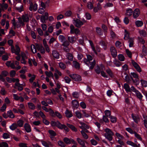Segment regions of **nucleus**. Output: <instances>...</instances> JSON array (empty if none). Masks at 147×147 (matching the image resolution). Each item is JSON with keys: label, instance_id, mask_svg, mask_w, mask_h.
Returning a JSON list of instances; mask_svg holds the SVG:
<instances>
[{"label": "nucleus", "instance_id": "2", "mask_svg": "<svg viewBox=\"0 0 147 147\" xmlns=\"http://www.w3.org/2000/svg\"><path fill=\"white\" fill-rule=\"evenodd\" d=\"M103 133L104 136L107 140L109 141L112 140L114 133L110 129L108 128L104 129Z\"/></svg>", "mask_w": 147, "mask_h": 147}, {"label": "nucleus", "instance_id": "29", "mask_svg": "<svg viewBox=\"0 0 147 147\" xmlns=\"http://www.w3.org/2000/svg\"><path fill=\"white\" fill-rule=\"evenodd\" d=\"M30 48L31 49L32 52L33 53H36V52L37 51L36 48L34 45L33 44L31 45L30 47H28V48L29 49Z\"/></svg>", "mask_w": 147, "mask_h": 147}, {"label": "nucleus", "instance_id": "46", "mask_svg": "<svg viewBox=\"0 0 147 147\" xmlns=\"http://www.w3.org/2000/svg\"><path fill=\"white\" fill-rule=\"evenodd\" d=\"M17 125L16 123H13L9 127L10 129L12 130H15L17 127Z\"/></svg>", "mask_w": 147, "mask_h": 147}, {"label": "nucleus", "instance_id": "22", "mask_svg": "<svg viewBox=\"0 0 147 147\" xmlns=\"http://www.w3.org/2000/svg\"><path fill=\"white\" fill-rule=\"evenodd\" d=\"M77 141L78 143L81 146H82L85 145V141L79 138H77Z\"/></svg>", "mask_w": 147, "mask_h": 147}, {"label": "nucleus", "instance_id": "37", "mask_svg": "<svg viewBox=\"0 0 147 147\" xmlns=\"http://www.w3.org/2000/svg\"><path fill=\"white\" fill-rule=\"evenodd\" d=\"M86 6L87 8L90 9H92L94 7L93 3L91 2H88Z\"/></svg>", "mask_w": 147, "mask_h": 147}, {"label": "nucleus", "instance_id": "33", "mask_svg": "<svg viewBox=\"0 0 147 147\" xmlns=\"http://www.w3.org/2000/svg\"><path fill=\"white\" fill-rule=\"evenodd\" d=\"M67 58L69 61H72L73 60V55L72 54L69 53H67L66 55Z\"/></svg>", "mask_w": 147, "mask_h": 147}, {"label": "nucleus", "instance_id": "58", "mask_svg": "<svg viewBox=\"0 0 147 147\" xmlns=\"http://www.w3.org/2000/svg\"><path fill=\"white\" fill-rule=\"evenodd\" d=\"M76 115V116L78 119H80L82 117V115L80 112L79 111H76L75 113Z\"/></svg>", "mask_w": 147, "mask_h": 147}, {"label": "nucleus", "instance_id": "26", "mask_svg": "<svg viewBox=\"0 0 147 147\" xmlns=\"http://www.w3.org/2000/svg\"><path fill=\"white\" fill-rule=\"evenodd\" d=\"M96 32L99 35L102 36L103 34V31L100 27H96Z\"/></svg>", "mask_w": 147, "mask_h": 147}, {"label": "nucleus", "instance_id": "20", "mask_svg": "<svg viewBox=\"0 0 147 147\" xmlns=\"http://www.w3.org/2000/svg\"><path fill=\"white\" fill-rule=\"evenodd\" d=\"M48 132L50 134V138L52 140H53V137L56 135V133L55 131L52 130H49Z\"/></svg>", "mask_w": 147, "mask_h": 147}, {"label": "nucleus", "instance_id": "23", "mask_svg": "<svg viewBox=\"0 0 147 147\" xmlns=\"http://www.w3.org/2000/svg\"><path fill=\"white\" fill-rule=\"evenodd\" d=\"M132 117L134 121L137 123H138L140 120L139 117L138 116L134 115L133 114H131Z\"/></svg>", "mask_w": 147, "mask_h": 147}, {"label": "nucleus", "instance_id": "53", "mask_svg": "<svg viewBox=\"0 0 147 147\" xmlns=\"http://www.w3.org/2000/svg\"><path fill=\"white\" fill-rule=\"evenodd\" d=\"M118 59L121 61H123L125 60V57L122 54H119L118 55Z\"/></svg>", "mask_w": 147, "mask_h": 147}, {"label": "nucleus", "instance_id": "28", "mask_svg": "<svg viewBox=\"0 0 147 147\" xmlns=\"http://www.w3.org/2000/svg\"><path fill=\"white\" fill-rule=\"evenodd\" d=\"M66 116L68 118H70L73 116L71 111H70L68 110H66L65 112Z\"/></svg>", "mask_w": 147, "mask_h": 147}, {"label": "nucleus", "instance_id": "3", "mask_svg": "<svg viewBox=\"0 0 147 147\" xmlns=\"http://www.w3.org/2000/svg\"><path fill=\"white\" fill-rule=\"evenodd\" d=\"M130 76L134 84L136 86L138 85L140 83L138 75L135 72H131Z\"/></svg>", "mask_w": 147, "mask_h": 147}, {"label": "nucleus", "instance_id": "30", "mask_svg": "<svg viewBox=\"0 0 147 147\" xmlns=\"http://www.w3.org/2000/svg\"><path fill=\"white\" fill-rule=\"evenodd\" d=\"M123 88L127 92H130V88L129 85L127 83H125L123 85Z\"/></svg>", "mask_w": 147, "mask_h": 147}, {"label": "nucleus", "instance_id": "52", "mask_svg": "<svg viewBox=\"0 0 147 147\" xmlns=\"http://www.w3.org/2000/svg\"><path fill=\"white\" fill-rule=\"evenodd\" d=\"M59 39L60 42H63L65 40V38L63 35H60L59 36Z\"/></svg>", "mask_w": 147, "mask_h": 147}, {"label": "nucleus", "instance_id": "14", "mask_svg": "<svg viewBox=\"0 0 147 147\" xmlns=\"http://www.w3.org/2000/svg\"><path fill=\"white\" fill-rule=\"evenodd\" d=\"M38 5L36 4H35L33 5V4L32 2L30 3V7L29 8V10L30 11L34 10L36 11L38 9Z\"/></svg>", "mask_w": 147, "mask_h": 147}, {"label": "nucleus", "instance_id": "5", "mask_svg": "<svg viewBox=\"0 0 147 147\" xmlns=\"http://www.w3.org/2000/svg\"><path fill=\"white\" fill-rule=\"evenodd\" d=\"M63 141L67 144H70L71 143L74 144H77V142L72 138H69L65 137L63 139Z\"/></svg>", "mask_w": 147, "mask_h": 147}, {"label": "nucleus", "instance_id": "54", "mask_svg": "<svg viewBox=\"0 0 147 147\" xmlns=\"http://www.w3.org/2000/svg\"><path fill=\"white\" fill-rule=\"evenodd\" d=\"M141 84L142 86L146 87H147V82L143 80H141Z\"/></svg>", "mask_w": 147, "mask_h": 147}, {"label": "nucleus", "instance_id": "17", "mask_svg": "<svg viewBox=\"0 0 147 147\" xmlns=\"http://www.w3.org/2000/svg\"><path fill=\"white\" fill-rule=\"evenodd\" d=\"M142 52L140 54V56L141 57L143 58L144 56H146L147 55V49L144 46H143L142 47Z\"/></svg>", "mask_w": 147, "mask_h": 147}, {"label": "nucleus", "instance_id": "27", "mask_svg": "<svg viewBox=\"0 0 147 147\" xmlns=\"http://www.w3.org/2000/svg\"><path fill=\"white\" fill-rule=\"evenodd\" d=\"M0 6L1 8V9H2V11H4L5 10H6L7 9L8 5L7 3H2L0 4Z\"/></svg>", "mask_w": 147, "mask_h": 147}, {"label": "nucleus", "instance_id": "60", "mask_svg": "<svg viewBox=\"0 0 147 147\" xmlns=\"http://www.w3.org/2000/svg\"><path fill=\"white\" fill-rule=\"evenodd\" d=\"M58 145L61 147H65L66 146L65 144L62 141L59 140L58 142Z\"/></svg>", "mask_w": 147, "mask_h": 147}, {"label": "nucleus", "instance_id": "64", "mask_svg": "<svg viewBox=\"0 0 147 147\" xmlns=\"http://www.w3.org/2000/svg\"><path fill=\"white\" fill-rule=\"evenodd\" d=\"M134 134L135 137L136 138L138 139L141 141L142 140V139L139 134H138L135 131H134Z\"/></svg>", "mask_w": 147, "mask_h": 147}, {"label": "nucleus", "instance_id": "39", "mask_svg": "<svg viewBox=\"0 0 147 147\" xmlns=\"http://www.w3.org/2000/svg\"><path fill=\"white\" fill-rule=\"evenodd\" d=\"M127 144L129 145H130L133 147H138L137 144L130 141H127L126 142Z\"/></svg>", "mask_w": 147, "mask_h": 147}, {"label": "nucleus", "instance_id": "15", "mask_svg": "<svg viewBox=\"0 0 147 147\" xmlns=\"http://www.w3.org/2000/svg\"><path fill=\"white\" fill-rule=\"evenodd\" d=\"M24 128L27 133L31 131V129L30 125L28 123H25L24 126Z\"/></svg>", "mask_w": 147, "mask_h": 147}, {"label": "nucleus", "instance_id": "62", "mask_svg": "<svg viewBox=\"0 0 147 147\" xmlns=\"http://www.w3.org/2000/svg\"><path fill=\"white\" fill-rule=\"evenodd\" d=\"M5 53V49L3 47H0V56H1L2 55Z\"/></svg>", "mask_w": 147, "mask_h": 147}, {"label": "nucleus", "instance_id": "59", "mask_svg": "<svg viewBox=\"0 0 147 147\" xmlns=\"http://www.w3.org/2000/svg\"><path fill=\"white\" fill-rule=\"evenodd\" d=\"M105 116L107 117H110L111 115V112L109 110H106L105 111Z\"/></svg>", "mask_w": 147, "mask_h": 147}, {"label": "nucleus", "instance_id": "19", "mask_svg": "<svg viewBox=\"0 0 147 147\" xmlns=\"http://www.w3.org/2000/svg\"><path fill=\"white\" fill-rule=\"evenodd\" d=\"M71 104L72 105L73 107L74 108H77L79 106L78 102L76 100H73L71 102Z\"/></svg>", "mask_w": 147, "mask_h": 147}, {"label": "nucleus", "instance_id": "43", "mask_svg": "<svg viewBox=\"0 0 147 147\" xmlns=\"http://www.w3.org/2000/svg\"><path fill=\"white\" fill-rule=\"evenodd\" d=\"M128 42H129V47H133L134 44V38H129Z\"/></svg>", "mask_w": 147, "mask_h": 147}, {"label": "nucleus", "instance_id": "13", "mask_svg": "<svg viewBox=\"0 0 147 147\" xmlns=\"http://www.w3.org/2000/svg\"><path fill=\"white\" fill-rule=\"evenodd\" d=\"M140 14V12L139 9L138 8L136 9L133 12V16L134 18H137Z\"/></svg>", "mask_w": 147, "mask_h": 147}, {"label": "nucleus", "instance_id": "12", "mask_svg": "<svg viewBox=\"0 0 147 147\" xmlns=\"http://www.w3.org/2000/svg\"><path fill=\"white\" fill-rule=\"evenodd\" d=\"M41 142L42 144L45 147H53V144L50 142H45L43 140H42Z\"/></svg>", "mask_w": 147, "mask_h": 147}, {"label": "nucleus", "instance_id": "49", "mask_svg": "<svg viewBox=\"0 0 147 147\" xmlns=\"http://www.w3.org/2000/svg\"><path fill=\"white\" fill-rule=\"evenodd\" d=\"M143 22L142 21L137 20L136 22V25L138 27H140L143 25Z\"/></svg>", "mask_w": 147, "mask_h": 147}, {"label": "nucleus", "instance_id": "36", "mask_svg": "<svg viewBox=\"0 0 147 147\" xmlns=\"http://www.w3.org/2000/svg\"><path fill=\"white\" fill-rule=\"evenodd\" d=\"M124 32V39L125 40H127L129 38V32L126 30H125Z\"/></svg>", "mask_w": 147, "mask_h": 147}, {"label": "nucleus", "instance_id": "44", "mask_svg": "<svg viewBox=\"0 0 147 147\" xmlns=\"http://www.w3.org/2000/svg\"><path fill=\"white\" fill-rule=\"evenodd\" d=\"M19 63L17 61H14V64L16 66V68H15L17 70H19L21 68V66L19 65Z\"/></svg>", "mask_w": 147, "mask_h": 147}, {"label": "nucleus", "instance_id": "42", "mask_svg": "<svg viewBox=\"0 0 147 147\" xmlns=\"http://www.w3.org/2000/svg\"><path fill=\"white\" fill-rule=\"evenodd\" d=\"M139 33L140 36L145 37L146 36V32L143 30H139Z\"/></svg>", "mask_w": 147, "mask_h": 147}, {"label": "nucleus", "instance_id": "57", "mask_svg": "<svg viewBox=\"0 0 147 147\" xmlns=\"http://www.w3.org/2000/svg\"><path fill=\"white\" fill-rule=\"evenodd\" d=\"M102 29L104 31L105 33H106L107 32L108 28L107 26L104 24H102L101 26Z\"/></svg>", "mask_w": 147, "mask_h": 147}, {"label": "nucleus", "instance_id": "56", "mask_svg": "<svg viewBox=\"0 0 147 147\" xmlns=\"http://www.w3.org/2000/svg\"><path fill=\"white\" fill-rule=\"evenodd\" d=\"M126 53L129 57L131 58L132 53L128 49L125 50Z\"/></svg>", "mask_w": 147, "mask_h": 147}, {"label": "nucleus", "instance_id": "40", "mask_svg": "<svg viewBox=\"0 0 147 147\" xmlns=\"http://www.w3.org/2000/svg\"><path fill=\"white\" fill-rule=\"evenodd\" d=\"M28 105L29 109L32 110H34L35 109V106L33 103L29 102L28 103Z\"/></svg>", "mask_w": 147, "mask_h": 147}, {"label": "nucleus", "instance_id": "6", "mask_svg": "<svg viewBox=\"0 0 147 147\" xmlns=\"http://www.w3.org/2000/svg\"><path fill=\"white\" fill-rule=\"evenodd\" d=\"M69 76L71 78L75 81H80L82 80L81 77L79 75L73 74H70Z\"/></svg>", "mask_w": 147, "mask_h": 147}, {"label": "nucleus", "instance_id": "1", "mask_svg": "<svg viewBox=\"0 0 147 147\" xmlns=\"http://www.w3.org/2000/svg\"><path fill=\"white\" fill-rule=\"evenodd\" d=\"M86 56L87 59L84 58L83 60L84 63L89 67L90 69H92L96 64L95 60H94L92 62H90L93 59L92 57L90 55H87Z\"/></svg>", "mask_w": 147, "mask_h": 147}, {"label": "nucleus", "instance_id": "32", "mask_svg": "<svg viewBox=\"0 0 147 147\" xmlns=\"http://www.w3.org/2000/svg\"><path fill=\"white\" fill-rule=\"evenodd\" d=\"M24 123V121L22 119H19L17 122V126L20 127H23Z\"/></svg>", "mask_w": 147, "mask_h": 147}, {"label": "nucleus", "instance_id": "10", "mask_svg": "<svg viewBox=\"0 0 147 147\" xmlns=\"http://www.w3.org/2000/svg\"><path fill=\"white\" fill-rule=\"evenodd\" d=\"M16 49L14 48V46L13 47V49H11V52L13 53H15L17 55H19V53L20 52V49L19 47L17 45H16L15 46Z\"/></svg>", "mask_w": 147, "mask_h": 147}, {"label": "nucleus", "instance_id": "61", "mask_svg": "<svg viewBox=\"0 0 147 147\" xmlns=\"http://www.w3.org/2000/svg\"><path fill=\"white\" fill-rule=\"evenodd\" d=\"M114 63L117 67H119L121 65V63L120 62L116 60H115L114 61Z\"/></svg>", "mask_w": 147, "mask_h": 147}, {"label": "nucleus", "instance_id": "51", "mask_svg": "<svg viewBox=\"0 0 147 147\" xmlns=\"http://www.w3.org/2000/svg\"><path fill=\"white\" fill-rule=\"evenodd\" d=\"M45 73L46 75L49 77H51L53 78L54 76L52 73L51 71H46Z\"/></svg>", "mask_w": 147, "mask_h": 147}, {"label": "nucleus", "instance_id": "25", "mask_svg": "<svg viewBox=\"0 0 147 147\" xmlns=\"http://www.w3.org/2000/svg\"><path fill=\"white\" fill-rule=\"evenodd\" d=\"M135 93L137 97L139 99L140 101H141L142 100V98L143 97L141 93L138 90Z\"/></svg>", "mask_w": 147, "mask_h": 147}, {"label": "nucleus", "instance_id": "8", "mask_svg": "<svg viewBox=\"0 0 147 147\" xmlns=\"http://www.w3.org/2000/svg\"><path fill=\"white\" fill-rule=\"evenodd\" d=\"M74 24L75 26L77 28H80L81 26L83 25L81 21L78 19H74Z\"/></svg>", "mask_w": 147, "mask_h": 147}, {"label": "nucleus", "instance_id": "47", "mask_svg": "<svg viewBox=\"0 0 147 147\" xmlns=\"http://www.w3.org/2000/svg\"><path fill=\"white\" fill-rule=\"evenodd\" d=\"M8 144L6 142H0V147H8Z\"/></svg>", "mask_w": 147, "mask_h": 147}, {"label": "nucleus", "instance_id": "41", "mask_svg": "<svg viewBox=\"0 0 147 147\" xmlns=\"http://www.w3.org/2000/svg\"><path fill=\"white\" fill-rule=\"evenodd\" d=\"M67 125L68 127L70 128V129L73 131L75 132H76L77 131V129L73 125L68 123L67 124Z\"/></svg>", "mask_w": 147, "mask_h": 147}, {"label": "nucleus", "instance_id": "38", "mask_svg": "<svg viewBox=\"0 0 147 147\" xmlns=\"http://www.w3.org/2000/svg\"><path fill=\"white\" fill-rule=\"evenodd\" d=\"M106 72L111 78H113L114 77L113 73L111 70L110 69L108 68L106 70Z\"/></svg>", "mask_w": 147, "mask_h": 147}, {"label": "nucleus", "instance_id": "24", "mask_svg": "<svg viewBox=\"0 0 147 147\" xmlns=\"http://www.w3.org/2000/svg\"><path fill=\"white\" fill-rule=\"evenodd\" d=\"M68 39L70 43H73L75 42L76 39L75 36H68Z\"/></svg>", "mask_w": 147, "mask_h": 147}, {"label": "nucleus", "instance_id": "9", "mask_svg": "<svg viewBox=\"0 0 147 147\" xmlns=\"http://www.w3.org/2000/svg\"><path fill=\"white\" fill-rule=\"evenodd\" d=\"M131 63L133 66L136 69L137 71L139 72H141V69L140 67L137 63L135 62L134 60H132Z\"/></svg>", "mask_w": 147, "mask_h": 147}, {"label": "nucleus", "instance_id": "16", "mask_svg": "<svg viewBox=\"0 0 147 147\" xmlns=\"http://www.w3.org/2000/svg\"><path fill=\"white\" fill-rule=\"evenodd\" d=\"M52 55L53 58L56 59H58L59 58V54L57 51L53 50L52 51Z\"/></svg>", "mask_w": 147, "mask_h": 147}, {"label": "nucleus", "instance_id": "31", "mask_svg": "<svg viewBox=\"0 0 147 147\" xmlns=\"http://www.w3.org/2000/svg\"><path fill=\"white\" fill-rule=\"evenodd\" d=\"M7 115L8 117L11 118H13L15 117L14 115L11 110H9L7 112Z\"/></svg>", "mask_w": 147, "mask_h": 147}, {"label": "nucleus", "instance_id": "48", "mask_svg": "<svg viewBox=\"0 0 147 147\" xmlns=\"http://www.w3.org/2000/svg\"><path fill=\"white\" fill-rule=\"evenodd\" d=\"M107 117L105 115H103V116L102 119H100V122H102V121L103 120L106 123H108L109 122V120L107 118Z\"/></svg>", "mask_w": 147, "mask_h": 147}, {"label": "nucleus", "instance_id": "21", "mask_svg": "<svg viewBox=\"0 0 147 147\" xmlns=\"http://www.w3.org/2000/svg\"><path fill=\"white\" fill-rule=\"evenodd\" d=\"M22 84H21L19 82H16L15 84V88L17 87V89L18 90L21 91L23 89V88L22 86Z\"/></svg>", "mask_w": 147, "mask_h": 147}, {"label": "nucleus", "instance_id": "34", "mask_svg": "<svg viewBox=\"0 0 147 147\" xmlns=\"http://www.w3.org/2000/svg\"><path fill=\"white\" fill-rule=\"evenodd\" d=\"M22 18L24 22H27L29 20V18L28 15L22 16Z\"/></svg>", "mask_w": 147, "mask_h": 147}, {"label": "nucleus", "instance_id": "4", "mask_svg": "<svg viewBox=\"0 0 147 147\" xmlns=\"http://www.w3.org/2000/svg\"><path fill=\"white\" fill-rule=\"evenodd\" d=\"M70 32L71 34H75L76 35H79L80 34V30L77 28H75L74 26L72 24L70 26Z\"/></svg>", "mask_w": 147, "mask_h": 147}, {"label": "nucleus", "instance_id": "18", "mask_svg": "<svg viewBox=\"0 0 147 147\" xmlns=\"http://www.w3.org/2000/svg\"><path fill=\"white\" fill-rule=\"evenodd\" d=\"M36 47L38 50L40 51L42 53H45V50L44 48L42 45H37Z\"/></svg>", "mask_w": 147, "mask_h": 147}, {"label": "nucleus", "instance_id": "35", "mask_svg": "<svg viewBox=\"0 0 147 147\" xmlns=\"http://www.w3.org/2000/svg\"><path fill=\"white\" fill-rule=\"evenodd\" d=\"M73 65L76 69H79L80 68V65L79 63L77 61H73Z\"/></svg>", "mask_w": 147, "mask_h": 147}, {"label": "nucleus", "instance_id": "50", "mask_svg": "<svg viewBox=\"0 0 147 147\" xmlns=\"http://www.w3.org/2000/svg\"><path fill=\"white\" fill-rule=\"evenodd\" d=\"M81 134H82V135L83 137L85 139H87L88 138V136L87 135L85 132L84 131H83V130H82L81 131Z\"/></svg>", "mask_w": 147, "mask_h": 147}, {"label": "nucleus", "instance_id": "11", "mask_svg": "<svg viewBox=\"0 0 147 147\" xmlns=\"http://www.w3.org/2000/svg\"><path fill=\"white\" fill-rule=\"evenodd\" d=\"M110 50L112 57L114 58H115L117 56V53L115 48L113 47H111Z\"/></svg>", "mask_w": 147, "mask_h": 147}, {"label": "nucleus", "instance_id": "63", "mask_svg": "<svg viewBox=\"0 0 147 147\" xmlns=\"http://www.w3.org/2000/svg\"><path fill=\"white\" fill-rule=\"evenodd\" d=\"M59 67L62 69H64L66 68L65 65L62 63H60L59 64Z\"/></svg>", "mask_w": 147, "mask_h": 147}, {"label": "nucleus", "instance_id": "7", "mask_svg": "<svg viewBox=\"0 0 147 147\" xmlns=\"http://www.w3.org/2000/svg\"><path fill=\"white\" fill-rule=\"evenodd\" d=\"M57 127L61 129H64L67 132L69 131V129L65 125L61 124L59 121H57Z\"/></svg>", "mask_w": 147, "mask_h": 147}, {"label": "nucleus", "instance_id": "45", "mask_svg": "<svg viewBox=\"0 0 147 147\" xmlns=\"http://www.w3.org/2000/svg\"><path fill=\"white\" fill-rule=\"evenodd\" d=\"M132 12L133 11L131 9H128L126 10V15L127 16H130L132 15Z\"/></svg>", "mask_w": 147, "mask_h": 147}, {"label": "nucleus", "instance_id": "55", "mask_svg": "<svg viewBox=\"0 0 147 147\" xmlns=\"http://www.w3.org/2000/svg\"><path fill=\"white\" fill-rule=\"evenodd\" d=\"M13 41L12 40L10 39L8 40V45L11 46V49L13 48L14 46L13 45Z\"/></svg>", "mask_w": 147, "mask_h": 147}]
</instances>
